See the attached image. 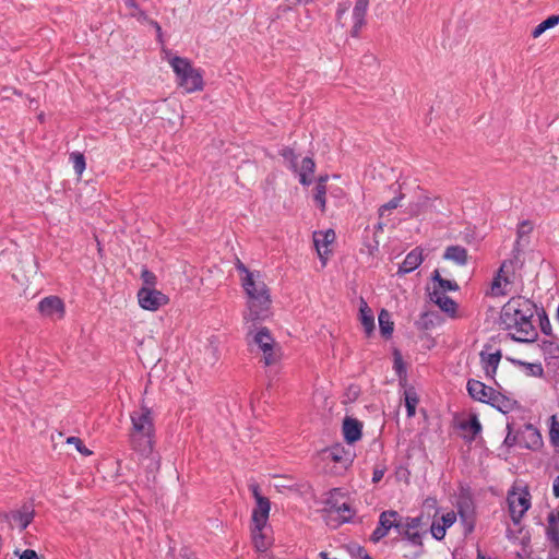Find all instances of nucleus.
<instances>
[{
	"label": "nucleus",
	"mask_w": 559,
	"mask_h": 559,
	"mask_svg": "<svg viewBox=\"0 0 559 559\" xmlns=\"http://www.w3.org/2000/svg\"><path fill=\"white\" fill-rule=\"evenodd\" d=\"M531 493L526 487L512 488L508 492L509 513L514 525H520L522 518L531 508Z\"/></svg>",
	"instance_id": "39448f33"
},
{
	"label": "nucleus",
	"mask_w": 559,
	"mask_h": 559,
	"mask_svg": "<svg viewBox=\"0 0 559 559\" xmlns=\"http://www.w3.org/2000/svg\"><path fill=\"white\" fill-rule=\"evenodd\" d=\"M236 269L239 273L243 274V276H248V274H254L253 272H250L249 269L239 260L237 259L236 262Z\"/></svg>",
	"instance_id": "052dcab7"
},
{
	"label": "nucleus",
	"mask_w": 559,
	"mask_h": 559,
	"mask_svg": "<svg viewBox=\"0 0 559 559\" xmlns=\"http://www.w3.org/2000/svg\"><path fill=\"white\" fill-rule=\"evenodd\" d=\"M423 262V251L419 248L408 252L399 267L397 274H407L415 271Z\"/></svg>",
	"instance_id": "4be33fe9"
},
{
	"label": "nucleus",
	"mask_w": 559,
	"mask_h": 559,
	"mask_svg": "<svg viewBox=\"0 0 559 559\" xmlns=\"http://www.w3.org/2000/svg\"><path fill=\"white\" fill-rule=\"evenodd\" d=\"M403 199H404V194L400 193L397 197H394L389 202L382 204L378 210L379 216L383 217L386 211L397 209L401 205V201Z\"/></svg>",
	"instance_id": "58836bf2"
},
{
	"label": "nucleus",
	"mask_w": 559,
	"mask_h": 559,
	"mask_svg": "<svg viewBox=\"0 0 559 559\" xmlns=\"http://www.w3.org/2000/svg\"><path fill=\"white\" fill-rule=\"evenodd\" d=\"M369 8V0H356L352 12L353 26L350 36L358 37L361 28L366 25V15Z\"/></svg>",
	"instance_id": "f8f14e48"
},
{
	"label": "nucleus",
	"mask_w": 559,
	"mask_h": 559,
	"mask_svg": "<svg viewBox=\"0 0 559 559\" xmlns=\"http://www.w3.org/2000/svg\"><path fill=\"white\" fill-rule=\"evenodd\" d=\"M335 240V233L332 229H328L326 231L314 233L313 242L316 249L318 251L319 257L323 260L325 259V254H328V247Z\"/></svg>",
	"instance_id": "412c9836"
},
{
	"label": "nucleus",
	"mask_w": 559,
	"mask_h": 559,
	"mask_svg": "<svg viewBox=\"0 0 559 559\" xmlns=\"http://www.w3.org/2000/svg\"><path fill=\"white\" fill-rule=\"evenodd\" d=\"M253 343L263 352L265 366H273L280 361L281 349L274 348V340L266 328L260 329L254 334Z\"/></svg>",
	"instance_id": "423d86ee"
},
{
	"label": "nucleus",
	"mask_w": 559,
	"mask_h": 559,
	"mask_svg": "<svg viewBox=\"0 0 559 559\" xmlns=\"http://www.w3.org/2000/svg\"><path fill=\"white\" fill-rule=\"evenodd\" d=\"M430 531L433 538L442 540L445 536L447 528L441 523L433 521Z\"/></svg>",
	"instance_id": "37998d69"
},
{
	"label": "nucleus",
	"mask_w": 559,
	"mask_h": 559,
	"mask_svg": "<svg viewBox=\"0 0 559 559\" xmlns=\"http://www.w3.org/2000/svg\"><path fill=\"white\" fill-rule=\"evenodd\" d=\"M337 491H338V489H333V491H331V496L325 501V504L328 507V512L330 515H332L333 513L336 514V509H337V507H340V504L336 501H334V493Z\"/></svg>",
	"instance_id": "3c124183"
},
{
	"label": "nucleus",
	"mask_w": 559,
	"mask_h": 559,
	"mask_svg": "<svg viewBox=\"0 0 559 559\" xmlns=\"http://www.w3.org/2000/svg\"><path fill=\"white\" fill-rule=\"evenodd\" d=\"M559 24V15L552 14L548 16L546 20H544L542 23H539L533 31H532V37L537 38L539 37L544 32H546L549 28L555 27Z\"/></svg>",
	"instance_id": "473e14b6"
},
{
	"label": "nucleus",
	"mask_w": 559,
	"mask_h": 559,
	"mask_svg": "<svg viewBox=\"0 0 559 559\" xmlns=\"http://www.w3.org/2000/svg\"><path fill=\"white\" fill-rule=\"evenodd\" d=\"M132 428L130 431V445L142 456H150L154 449L155 425L152 409L141 404L130 414Z\"/></svg>",
	"instance_id": "f03ea898"
},
{
	"label": "nucleus",
	"mask_w": 559,
	"mask_h": 559,
	"mask_svg": "<svg viewBox=\"0 0 559 559\" xmlns=\"http://www.w3.org/2000/svg\"><path fill=\"white\" fill-rule=\"evenodd\" d=\"M151 24L152 25H156L155 29L157 32L158 37H160V35H162V27H160V25L156 21H151Z\"/></svg>",
	"instance_id": "774afa93"
},
{
	"label": "nucleus",
	"mask_w": 559,
	"mask_h": 559,
	"mask_svg": "<svg viewBox=\"0 0 559 559\" xmlns=\"http://www.w3.org/2000/svg\"><path fill=\"white\" fill-rule=\"evenodd\" d=\"M479 357L486 377L493 379L502 357L501 350L498 349L495 353H488L485 349L479 353Z\"/></svg>",
	"instance_id": "dca6fc26"
},
{
	"label": "nucleus",
	"mask_w": 559,
	"mask_h": 559,
	"mask_svg": "<svg viewBox=\"0 0 559 559\" xmlns=\"http://www.w3.org/2000/svg\"><path fill=\"white\" fill-rule=\"evenodd\" d=\"M537 306L534 301L523 296L511 297L500 312V324L510 336L521 343L534 342L537 330L533 324V318Z\"/></svg>",
	"instance_id": "f257e3e1"
},
{
	"label": "nucleus",
	"mask_w": 559,
	"mask_h": 559,
	"mask_svg": "<svg viewBox=\"0 0 559 559\" xmlns=\"http://www.w3.org/2000/svg\"><path fill=\"white\" fill-rule=\"evenodd\" d=\"M432 280L438 284V287L436 289H439L440 292L445 293L447 290H459V285L454 281L445 280L441 277L438 270H435L432 273Z\"/></svg>",
	"instance_id": "72a5a7b5"
},
{
	"label": "nucleus",
	"mask_w": 559,
	"mask_h": 559,
	"mask_svg": "<svg viewBox=\"0 0 559 559\" xmlns=\"http://www.w3.org/2000/svg\"><path fill=\"white\" fill-rule=\"evenodd\" d=\"M141 280L143 281L144 284L143 287L155 288L157 284L156 275L146 267H143L141 271Z\"/></svg>",
	"instance_id": "a19ab883"
},
{
	"label": "nucleus",
	"mask_w": 559,
	"mask_h": 559,
	"mask_svg": "<svg viewBox=\"0 0 559 559\" xmlns=\"http://www.w3.org/2000/svg\"><path fill=\"white\" fill-rule=\"evenodd\" d=\"M443 259L452 261L460 266H464L468 262V253L464 247L453 245L445 248Z\"/></svg>",
	"instance_id": "5701e85b"
},
{
	"label": "nucleus",
	"mask_w": 559,
	"mask_h": 559,
	"mask_svg": "<svg viewBox=\"0 0 559 559\" xmlns=\"http://www.w3.org/2000/svg\"><path fill=\"white\" fill-rule=\"evenodd\" d=\"M328 176H320L319 179H318V182L317 185H322V186H325V182L328 181Z\"/></svg>",
	"instance_id": "338daca9"
},
{
	"label": "nucleus",
	"mask_w": 559,
	"mask_h": 559,
	"mask_svg": "<svg viewBox=\"0 0 559 559\" xmlns=\"http://www.w3.org/2000/svg\"><path fill=\"white\" fill-rule=\"evenodd\" d=\"M241 286L248 296L249 313L246 319L255 321L266 318L271 306V297L266 284L260 280V274L242 276Z\"/></svg>",
	"instance_id": "7ed1b4c3"
},
{
	"label": "nucleus",
	"mask_w": 559,
	"mask_h": 559,
	"mask_svg": "<svg viewBox=\"0 0 559 559\" xmlns=\"http://www.w3.org/2000/svg\"><path fill=\"white\" fill-rule=\"evenodd\" d=\"M466 390L469 396L478 402L488 404L495 389L486 385L484 382L475 379H469L466 384Z\"/></svg>",
	"instance_id": "4468645a"
},
{
	"label": "nucleus",
	"mask_w": 559,
	"mask_h": 559,
	"mask_svg": "<svg viewBox=\"0 0 559 559\" xmlns=\"http://www.w3.org/2000/svg\"><path fill=\"white\" fill-rule=\"evenodd\" d=\"M513 273V261L506 260L501 263L496 276L491 283V295L495 297L507 295V290L502 288V284L507 286L512 283L510 274Z\"/></svg>",
	"instance_id": "9d476101"
},
{
	"label": "nucleus",
	"mask_w": 559,
	"mask_h": 559,
	"mask_svg": "<svg viewBox=\"0 0 559 559\" xmlns=\"http://www.w3.org/2000/svg\"><path fill=\"white\" fill-rule=\"evenodd\" d=\"M459 428L463 431L471 432V436L467 438L468 441H473L481 431V424L478 420L477 415L472 414L467 420H463L459 424Z\"/></svg>",
	"instance_id": "a878e982"
},
{
	"label": "nucleus",
	"mask_w": 559,
	"mask_h": 559,
	"mask_svg": "<svg viewBox=\"0 0 559 559\" xmlns=\"http://www.w3.org/2000/svg\"><path fill=\"white\" fill-rule=\"evenodd\" d=\"M354 514H355V511L346 502L341 503L340 507H337V509H336V515L340 518L338 523L349 522L353 519Z\"/></svg>",
	"instance_id": "c9c22d12"
},
{
	"label": "nucleus",
	"mask_w": 559,
	"mask_h": 559,
	"mask_svg": "<svg viewBox=\"0 0 559 559\" xmlns=\"http://www.w3.org/2000/svg\"><path fill=\"white\" fill-rule=\"evenodd\" d=\"M252 534H253V542H254V546H255V548H257L258 550H260V551H264V550H266V548H267V546H269V545H267V544L265 543V540H264V536H263V534H262V531H258V530H255V528L253 527V532H252Z\"/></svg>",
	"instance_id": "c03bdc74"
},
{
	"label": "nucleus",
	"mask_w": 559,
	"mask_h": 559,
	"mask_svg": "<svg viewBox=\"0 0 559 559\" xmlns=\"http://www.w3.org/2000/svg\"><path fill=\"white\" fill-rule=\"evenodd\" d=\"M488 404L497 408L499 412L507 414L514 409L516 401L495 390Z\"/></svg>",
	"instance_id": "b1692460"
},
{
	"label": "nucleus",
	"mask_w": 559,
	"mask_h": 559,
	"mask_svg": "<svg viewBox=\"0 0 559 559\" xmlns=\"http://www.w3.org/2000/svg\"><path fill=\"white\" fill-rule=\"evenodd\" d=\"M249 488L257 502V506L252 511L253 526L255 530L262 531L269 519L271 503L266 497H263L260 493V486L258 484H251Z\"/></svg>",
	"instance_id": "0eeeda50"
},
{
	"label": "nucleus",
	"mask_w": 559,
	"mask_h": 559,
	"mask_svg": "<svg viewBox=\"0 0 559 559\" xmlns=\"http://www.w3.org/2000/svg\"><path fill=\"white\" fill-rule=\"evenodd\" d=\"M513 365L525 369V373L531 377L542 378L544 376V368L540 362H526L520 359L508 358Z\"/></svg>",
	"instance_id": "bb28decb"
},
{
	"label": "nucleus",
	"mask_w": 559,
	"mask_h": 559,
	"mask_svg": "<svg viewBox=\"0 0 559 559\" xmlns=\"http://www.w3.org/2000/svg\"><path fill=\"white\" fill-rule=\"evenodd\" d=\"M459 514L465 526V533H472L474 530L473 510L467 502L460 503Z\"/></svg>",
	"instance_id": "c756f323"
},
{
	"label": "nucleus",
	"mask_w": 559,
	"mask_h": 559,
	"mask_svg": "<svg viewBox=\"0 0 559 559\" xmlns=\"http://www.w3.org/2000/svg\"><path fill=\"white\" fill-rule=\"evenodd\" d=\"M549 440L555 448H559V420L556 415L550 417Z\"/></svg>",
	"instance_id": "4c0bfd02"
},
{
	"label": "nucleus",
	"mask_w": 559,
	"mask_h": 559,
	"mask_svg": "<svg viewBox=\"0 0 559 559\" xmlns=\"http://www.w3.org/2000/svg\"><path fill=\"white\" fill-rule=\"evenodd\" d=\"M540 329H542V332L546 335H549L551 332L550 322L545 313H544V318L540 319Z\"/></svg>",
	"instance_id": "bf43d9fd"
},
{
	"label": "nucleus",
	"mask_w": 559,
	"mask_h": 559,
	"mask_svg": "<svg viewBox=\"0 0 559 559\" xmlns=\"http://www.w3.org/2000/svg\"><path fill=\"white\" fill-rule=\"evenodd\" d=\"M384 473H385V467H374L373 468V472H372V483L377 484L379 483L383 476H384Z\"/></svg>",
	"instance_id": "13d9d810"
},
{
	"label": "nucleus",
	"mask_w": 559,
	"mask_h": 559,
	"mask_svg": "<svg viewBox=\"0 0 559 559\" xmlns=\"http://www.w3.org/2000/svg\"><path fill=\"white\" fill-rule=\"evenodd\" d=\"M67 442H68L69 444H74V445H75V448H76V450H78L81 454H83V455H91V454H92V451H91V450H88V449L84 445L83 441H82L80 438H78V437H69V438L67 439Z\"/></svg>",
	"instance_id": "a18cd8bd"
},
{
	"label": "nucleus",
	"mask_w": 559,
	"mask_h": 559,
	"mask_svg": "<svg viewBox=\"0 0 559 559\" xmlns=\"http://www.w3.org/2000/svg\"><path fill=\"white\" fill-rule=\"evenodd\" d=\"M519 445L523 449L538 450L543 445V438L537 428L532 424H526L520 430Z\"/></svg>",
	"instance_id": "9b49d317"
},
{
	"label": "nucleus",
	"mask_w": 559,
	"mask_h": 559,
	"mask_svg": "<svg viewBox=\"0 0 559 559\" xmlns=\"http://www.w3.org/2000/svg\"><path fill=\"white\" fill-rule=\"evenodd\" d=\"M547 539L554 544L556 548H559V526L556 522L554 513L548 515V526L546 528Z\"/></svg>",
	"instance_id": "2f4dec72"
},
{
	"label": "nucleus",
	"mask_w": 559,
	"mask_h": 559,
	"mask_svg": "<svg viewBox=\"0 0 559 559\" xmlns=\"http://www.w3.org/2000/svg\"><path fill=\"white\" fill-rule=\"evenodd\" d=\"M404 523H405V531H416L419 526H420V523H421V518L419 516H415V518H411V516H407V518H404Z\"/></svg>",
	"instance_id": "8fccbe9b"
},
{
	"label": "nucleus",
	"mask_w": 559,
	"mask_h": 559,
	"mask_svg": "<svg viewBox=\"0 0 559 559\" xmlns=\"http://www.w3.org/2000/svg\"><path fill=\"white\" fill-rule=\"evenodd\" d=\"M364 59L368 63H371V62L377 63L376 57H373L372 55L365 56Z\"/></svg>",
	"instance_id": "69168bd1"
},
{
	"label": "nucleus",
	"mask_w": 559,
	"mask_h": 559,
	"mask_svg": "<svg viewBox=\"0 0 559 559\" xmlns=\"http://www.w3.org/2000/svg\"><path fill=\"white\" fill-rule=\"evenodd\" d=\"M456 521V514L451 511V512H448L445 514H443L441 516V524L445 527V528H449L450 526H452Z\"/></svg>",
	"instance_id": "5fc2aeb1"
},
{
	"label": "nucleus",
	"mask_w": 559,
	"mask_h": 559,
	"mask_svg": "<svg viewBox=\"0 0 559 559\" xmlns=\"http://www.w3.org/2000/svg\"><path fill=\"white\" fill-rule=\"evenodd\" d=\"M124 4L133 10H139V5L135 0H124Z\"/></svg>",
	"instance_id": "0e129e2a"
},
{
	"label": "nucleus",
	"mask_w": 559,
	"mask_h": 559,
	"mask_svg": "<svg viewBox=\"0 0 559 559\" xmlns=\"http://www.w3.org/2000/svg\"><path fill=\"white\" fill-rule=\"evenodd\" d=\"M325 194H326V186L317 185L316 186V192H314V201L318 204V206L321 209V211L325 210Z\"/></svg>",
	"instance_id": "79ce46f5"
},
{
	"label": "nucleus",
	"mask_w": 559,
	"mask_h": 559,
	"mask_svg": "<svg viewBox=\"0 0 559 559\" xmlns=\"http://www.w3.org/2000/svg\"><path fill=\"white\" fill-rule=\"evenodd\" d=\"M281 155L290 162L292 164V167L295 169L296 168V155H295V152L292 147H284L282 151H281Z\"/></svg>",
	"instance_id": "864d4df0"
},
{
	"label": "nucleus",
	"mask_w": 559,
	"mask_h": 559,
	"mask_svg": "<svg viewBox=\"0 0 559 559\" xmlns=\"http://www.w3.org/2000/svg\"><path fill=\"white\" fill-rule=\"evenodd\" d=\"M330 459L342 465V467H348L354 461V454L349 449H345L341 444H334L328 449Z\"/></svg>",
	"instance_id": "aec40b11"
},
{
	"label": "nucleus",
	"mask_w": 559,
	"mask_h": 559,
	"mask_svg": "<svg viewBox=\"0 0 559 559\" xmlns=\"http://www.w3.org/2000/svg\"><path fill=\"white\" fill-rule=\"evenodd\" d=\"M532 230H533V224L531 221H522L518 225V230H516L518 239L515 241V250H518V246L520 245V239L523 236L531 234Z\"/></svg>",
	"instance_id": "ea45409f"
},
{
	"label": "nucleus",
	"mask_w": 559,
	"mask_h": 559,
	"mask_svg": "<svg viewBox=\"0 0 559 559\" xmlns=\"http://www.w3.org/2000/svg\"><path fill=\"white\" fill-rule=\"evenodd\" d=\"M35 510L32 504H23L19 510L11 511L9 518L21 531H24L33 521Z\"/></svg>",
	"instance_id": "a211bd4d"
},
{
	"label": "nucleus",
	"mask_w": 559,
	"mask_h": 559,
	"mask_svg": "<svg viewBox=\"0 0 559 559\" xmlns=\"http://www.w3.org/2000/svg\"><path fill=\"white\" fill-rule=\"evenodd\" d=\"M393 520L392 528H395L399 535L403 536L405 533V523L403 518L399 515V518H391Z\"/></svg>",
	"instance_id": "6e6d98bb"
},
{
	"label": "nucleus",
	"mask_w": 559,
	"mask_h": 559,
	"mask_svg": "<svg viewBox=\"0 0 559 559\" xmlns=\"http://www.w3.org/2000/svg\"><path fill=\"white\" fill-rule=\"evenodd\" d=\"M403 537L409 540L415 546L423 545L421 534L417 531H405Z\"/></svg>",
	"instance_id": "09e8293b"
},
{
	"label": "nucleus",
	"mask_w": 559,
	"mask_h": 559,
	"mask_svg": "<svg viewBox=\"0 0 559 559\" xmlns=\"http://www.w3.org/2000/svg\"><path fill=\"white\" fill-rule=\"evenodd\" d=\"M350 554L354 556V557H357L359 559H372L368 552L366 551V549L359 545H354L353 547H350Z\"/></svg>",
	"instance_id": "603ef678"
},
{
	"label": "nucleus",
	"mask_w": 559,
	"mask_h": 559,
	"mask_svg": "<svg viewBox=\"0 0 559 559\" xmlns=\"http://www.w3.org/2000/svg\"><path fill=\"white\" fill-rule=\"evenodd\" d=\"M405 395V407L407 417L415 416L416 407L419 402L418 395L413 386L408 388L404 392Z\"/></svg>",
	"instance_id": "7c9ffc66"
},
{
	"label": "nucleus",
	"mask_w": 559,
	"mask_h": 559,
	"mask_svg": "<svg viewBox=\"0 0 559 559\" xmlns=\"http://www.w3.org/2000/svg\"><path fill=\"white\" fill-rule=\"evenodd\" d=\"M359 320L366 334L369 336L374 331V316L362 298L359 304Z\"/></svg>",
	"instance_id": "393cba45"
},
{
	"label": "nucleus",
	"mask_w": 559,
	"mask_h": 559,
	"mask_svg": "<svg viewBox=\"0 0 559 559\" xmlns=\"http://www.w3.org/2000/svg\"><path fill=\"white\" fill-rule=\"evenodd\" d=\"M349 5H350V2L349 1H345V2H340L337 4V10H336V21L338 24L342 25V27L345 26V23L342 22V19L343 16L346 14V12L348 11L349 9Z\"/></svg>",
	"instance_id": "de8ad7c7"
},
{
	"label": "nucleus",
	"mask_w": 559,
	"mask_h": 559,
	"mask_svg": "<svg viewBox=\"0 0 559 559\" xmlns=\"http://www.w3.org/2000/svg\"><path fill=\"white\" fill-rule=\"evenodd\" d=\"M552 492L556 498H559V475L554 479Z\"/></svg>",
	"instance_id": "e2e57ef3"
},
{
	"label": "nucleus",
	"mask_w": 559,
	"mask_h": 559,
	"mask_svg": "<svg viewBox=\"0 0 559 559\" xmlns=\"http://www.w3.org/2000/svg\"><path fill=\"white\" fill-rule=\"evenodd\" d=\"M39 313L51 320L62 319L66 312L64 302L58 296L43 298L37 306Z\"/></svg>",
	"instance_id": "1a4fd4ad"
},
{
	"label": "nucleus",
	"mask_w": 559,
	"mask_h": 559,
	"mask_svg": "<svg viewBox=\"0 0 559 559\" xmlns=\"http://www.w3.org/2000/svg\"><path fill=\"white\" fill-rule=\"evenodd\" d=\"M438 200L439 198L437 197L431 198L427 194H420L416 201L409 203L408 212L413 216H418L427 212H439L435 204Z\"/></svg>",
	"instance_id": "2eb2a0df"
},
{
	"label": "nucleus",
	"mask_w": 559,
	"mask_h": 559,
	"mask_svg": "<svg viewBox=\"0 0 559 559\" xmlns=\"http://www.w3.org/2000/svg\"><path fill=\"white\" fill-rule=\"evenodd\" d=\"M70 160L73 164V169H74L75 174L79 176L82 175V173L85 170V166H86L84 155L80 152H72L70 154Z\"/></svg>",
	"instance_id": "e433bc0d"
},
{
	"label": "nucleus",
	"mask_w": 559,
	"mask_h": 559,
	"mask_svg": "<svg viewBox=\"0 0 559 559\" xmlns=\"http://www.w3.org/2000/svg\"><path fill=\"white\" fill-rule=\"evenodd\" d=\"M316 164L311 157H305L301 162V168L299 171V181L302 186H309L312 180L310 176L313 175Z\"/></svg>",
	"instance_id": "cd10ccee"
},
{
	"label": "nucleus",
	"mask_w": 559,
	"mask_h": 559,
	"mask_svg": "<svg viewBox=\"0 0 559 559\" xmlns=\"http://www.w3.org/2000/svg\"><path fill=\"white\" fill-rule=\"evenodd\" d=\"M343 435L348 444L357 442L362 436V424L356 418L345 417L343 420Z\"/></svg>",
	"instance_id": "f3484780"
},
{
	"label": "nucleus",
	"mask_w": 559,
	"mask_h": 559,
	"mask_svg": "<svg viewBox=\"0 0 559 559\" xmlns=\"http://www.w3.org/2000/svg\"><path fill=\"white\" fill-rule=\"evenodd\" d=\"M20 559H39L37 552L33 549H25L21 555Z\"/></svg>",
	"instance_id": "680f3d73"
},
{
	"label": "nucleus",
	"mask_w": 559,
	"mask_h": 559,
	"mask_svg": "<svg viewBox=\"0 0 559 559\" xmlns=\"http://www.w3.org/2000/svg\"><path fill=\"white\" fill-rule=\"evenodd\" d=\"M391 518H399V512L394 510H386L381 512L378 526L374 528L370 536V540L372 543H378L388 535L393 525V520H391Z\"/></svg>",
	"instance_id": "ddd939ff"
},
{
	"label": "nucleus",
	"mask_w": 559,
	"mask_h": 559,
	"mask_svg": "<svg viewBox=\"0 0 559 559\" xmlns=\"http://www.w3.org/2000/svg\"><path fill=\"white\" fill-rule=\"evenodd\" d=\"M380 332L383 337L389 338L393 333L394 323L391 320V314L385 309H382L378 316Z\"/></svg>",
	"instance_id": "c85d7f7f"
},
{
	"label": "nucleus",
	"mask_w": 559,
	"mask_h": 559,
	"mask_svg": "<svg viewBox=\"0 0 559 559\" xmlns=\"http://www.w3.org/2000/svg\"><path fill=\"white\" fill-rule=\"evenodd\" d=\"M540 348L545 355V358H558L559 357V345L554 341L546 340L540 343Z\"/></svg>",
	"instance_id": "f704fd0d"
},
{
	"label": "nucleus",
	"mask_w": 559,
	"mask_h": 559,
	"mask_svg": "<svg viewBox=\"0 0 559 559\" xmlns=\"http://www.w3.org/2000/svg\"><path fill=\"white\" fill-rule=\"evenodd\" d=\"M138 300L141 308L150 311H156L162 306L167 305L169 298L160 290L142 287L138 292Z\"/></svg>",
	"instance_id": "6e6552de"
},
{
	"label": "nucleus",
	"mask_w": 559,
	"mask_h": 559,
	"mask_svg": "<svg viewBox=\"0 0 559 559\" xmlns=\"http://www.w3.org/2000/svg\"><path fill=\"white\" fill-rule=\"evenodd\" d=\"M429 296L430 300L435 302L442 311L452 317L455 316L457 305L452 298H450L439 289H433V292L430 293Z\"/></svg>",
	"instance_id": "6ab92c4d"
},
{
	"label": "nucleus",
	"mask_w": 559,
	"mask_h": 559,
	"mask_svg": "<svg viewBox=\"0 0 559 559\" xmlns=\"http://www.w3.org/2000/svg\"><path fill=\"white\" fill-rule=\"evenodd\" d=\"M507 428L509 431L504 438L503 444L507 445L508 448H512L516 444L519 445L520 430L514 435V433H512L510 424H508Z\"/></svg>",
	"instance_id": "49530a36"
},
{
	"label": "nucleus",
	"mask_w": 559,
	"mask_h": 559,
	"mask_svg": "<svg viewBox=\"0 0 559 559\" xmlns=\"http://www.w3.org/2000/svg\"><path fill=\"white\" fill-rule=\"evenodd\" d=\"M394 369L399 377H402V374L406 372L402 357L399 354H396L394 358Z\"/></svg>",
	"instance_id": "4d7b16f0"
},
{
	"label": "nucleus",
	"mask_w": 559,
	"mask_h": 559,
	"mask_svg": "<svg viewBox=\"0 0 559 559\" xmlns=\"http://www.w3.org/2000/svg\"><path fill=\"white\" fill-rule=\"evenodd\" d=\"M169 63L177 76L178 85L187 93L203 90V72L194 68L189 59L176 56L170 59Z\"/></svg>",
	"instance_id": "20e7f679"
}]
</instances>
